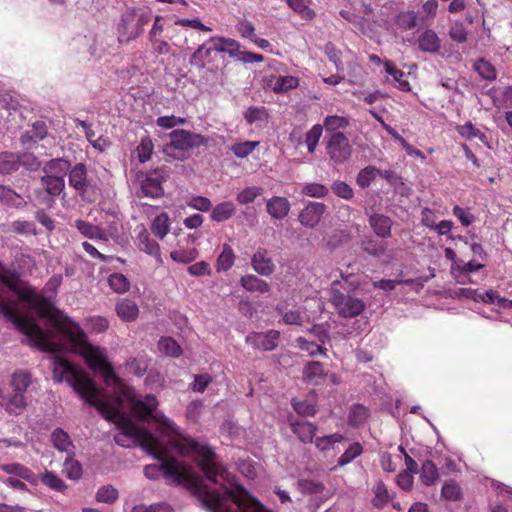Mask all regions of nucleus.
<instances>
[{
	"label": "nucleus",
	"mask_w": 512,
	"mask_h": 512,
	"mask_svg": "<svg viewBox=\"0 0 512 512\" xmlns=\"http://www.w3.org/2000/svg\"><path fill=\"white\" fill-rule=\"evenodd\" d=\"M0 313L27 337L32 346L42 351L63 352L70 347L92 371L103 377L109 393L122 381L115 374L105 348L90 343L77 323L1 263Z\"/></svg>",
	"instance_id": "f257e3e1"
},
{
	"label": "nucleus",
	"mask_w": 512,
	"mask_h": 512,
	"mask_svg": "<svg viewBox=\"0 0 512 512\" xmlns=\"http://www.w3.org/2000/svg\"><path fill=\"white\" fill-rule=\"evenodd\" d=\"M55 382H67L87 403L97 408L104 418L113 422L119 432L118 445L139 444L161 455L167 449L164 437L174 446L181 445L183 435L176 424L158 410L155 395H140L123 381L111 392L98 388L85 371L60 356L52 357Z\"/></svg>",
	"instance_id": "f03ea898"
},
{
	"label": "nucleus",
	"mask_w": 512,
	"mask_h": 512,
	"mask_svg": "<svg viewBox=\"0 0 512 512\" xmlns=\"http://www.w3.org/2000/svg\"><path fill=\"white\" fill-rule=\"evenodd\" d=\"M181 442H185V444L174 446L164 437L167 449L161 455H157L152 449L142 447L160 461L159 464L145 466V476L152 480L163 476L171 483L196 486L197 477L193 468L175 459L176 455L188 456L198 462L209 481L220 486L219 489L205 487L199 490L198 499L208 511L252 512L254 506L260 504L242 485L235 481L226 468L215 463V454L210 447L184 435H181Z\"/></svg>",
	"instance_id": "7ed1b4c3"
},
{
	"label": "nucleus",
	"mask_w": 512,
	"mask_h": 512,
	"mask_svg": "<svg viewBox=\"0 0 512 512\" xmlns=\"http://www.w3.org/2000/svg\"><path fill=\"white\" fill-rule=\"evenodd\" d=\"M207 140L204 136L190 131L179 129L170 133V142L163 148L165 155L184 160L189 156L191 149L205 145Z\"/></svg>",
	"instance_id": "20e7f679"
},
{
	"label": "nucleus",
	"mask_w": 512,
	"mask_h": 512,
	"mask_svg": "<svg viewBox=\"0 0 512 512\" xmlns=\"http://www.w3.org/2000/svg\"><path fill=\"white\" fill-rule=\"evenodd\" d=\"M340 282L333 281L330 288V302L335 306L339 315L343 317H354L361 314L366 305L363 300L349 295H344L338 289Z\"/></svg>",
	"instance_id": "39448f33"
},
{
	"label": "nucleus",
	"mask_w": 512,
	"mask_h": 512,
	"mask_svg": "<svg viewBox=\"0 0 512 512\" xmlns=\"http://www.w3.org/2000/svg\"><path fill=\"white\" fill-rule=\"evenodd\" d=\"M208 42L212 44V47H206L203 44L192 55L191 61H195L201 67L204 66V58L209 57L212 50L227 52L230 56H236L239 52V43L231 38L215 36L211 37Z\"/></svg>",
	"instance_id": "423d86ee"
},
{
	"label": "nucleus",
	"mask_w": 512,
	"mask_h": 512,
	"mask_svg": "<svg viewBox=\"0 0 512 512\" xmlns=\"http://www.w3.org/2000/svg\"><path fill=\"white\" fill-rule=\"evenodd\" d=\"M326 152L334 164H342L350 159L352 146L344 133L336 132L327 139Z\"/></svg>",
	"instance_id": "0eeeda50"
},
{
	"label": "nucleus",
	"mask_w": 512,
	"mask_h": 512,
	"mask_svg": "<svg viewBox=\"0 0 512 512\" xmlns=\"http://www.w3.org/2000/svg\"><path fill=\"white\" fill-rule=\"evenodd\" d=\"M141 194L145 197L157 198L163 194L162 177L158 171H152L139 177Z\"/></svg>",
	"instance_id": "6e6552de"
},
{
	"label": "nucleus",
	"mask_w": 512,
	"mask_h": 512,
	"mask_svg": "<svg viewBox=\"0 0 512 512\" xmlns=\"http://www.w3.org/2000/svg\"><path fill=\"white\" fill-rule=\"evenodd\" d=\"M253 270L261 276L268 277L275 271V264L269 255L268 250L258 248L251 258Z\"/></svg>",
	"instance_id": "1a4fd4ad"
},
{
	"label": "nucleus",
	"mask_w": 512,
	"mask_h": 512,
	"mask_svg": "<svg viewBox=\"0 0 512 512\" xmlns=\"http://www.w3.org/2000/svg\"><path fill=\"white\" fill-rule=\"evenodd\" d=\"M279 335L276 330L266 333H251L246 337V342L254 348L270 351L277 346Z\"/></svg>",
	"instance_id": "9d476101"
},
{
	"label": "nucleus",
	"mask_w": 512,
	"mask_h": 512,
	"mask_svg": "<svg viewBox=\"0 0 512 512\" xmlns=\"http://www.w3.org/2000/svg\"><path fill=\"white\" fill-rule=\"evenodd\" d=\"M325 211V204L319 202H309L308 205L299 214V221L302 225L313 228L320 222Z\"/></svg>",
	"instance_id": "9b49d317"
},
{
	"label": "nucleus",
	"mask_w": 512,
	"mask_h": 512,
	"mask_svg": "<svg viewBox=\"0 0 512 512\" xmlns=\"http://www.w3.org/2000/svg\"><path fill=\"white\" fill-rule=\"evenodd\" d=\"M137 246L140 251L154 257L158 264H163L160 246L149 236L145 228H142L141 232L137 236Z\"/></svg>",
	"instance_id": "f8f14e48"
},
{
	"label": "nucleus",
	"mask_w": 512,
	"mask_h": 512,
	"mask_svg": "<svg viewBox=\"0 0 512 512\" xmlns=\"http://www.w3.org/2000/svg\"><path fill=\"white\" fill-rule=\"evenodd\" d=\"M142 34L139 26L134 22L133 14L126 12L122 16V22L119 26V41L128 43L131 40L138 38Z\"/></svg>",
	"instance_id": "ddd939ff"
},
{
	"label": "nucleus",
	"mask_w": 512,
	"mask_h": 512,
	"mask_svg": "<svg viewBox=\"0 0 512 512\" xmlns=\"http://www.w3.org/2000/svg\"><path fill=\"white\" fill-rule=\"evenodd\" d=\"M47 135L45 123L36 122L32 128L22 134L20 142L25 149L33 148L39 141Z\"/></svg>",
	"instance_id": "4468645a"
},
{
	"label": "nucleus",
	"mask_w": 512,
	"mask_h": 512,
	"mask_svg": "<svg viewBox=\"0 0 512 512\" xmlns=\"http://www.w3.org/2000/svg\"><path fill=\"white\" fill-rule=\"evenodd\" d=\"M0 470L11 475L10 477H18L33 485L37 484L38 477L27 467L19 463L1 464Z\"/></svg>",
	"instance_id": "2eb2a0df"
},
{
	"label": "nucleus",
	"mask_w": 512,
	"mask_h": 512,
	"mask_svg": "<svg viewBox=\"0 0 512 512\" xmlns=\"http://www.w3.org/2000/svg\"><path fill=\"white\" fill-rule=\"evenodd\" d=\"M51 442L55 449L67 455H75V446L66 431L56 428L51 433Z\"/></svg>",
	"instance_id": "dca6fc26"
},
{
	"label": "nucleus",
	"mask_w": 512,
	"mask_h": 512,
	"mask_svg": "<svg viewBox=\"0 0 512 512\" xmlns=\"http://www.w3.org/2000/svg\"><path fill=\"white\" fill-rule=\"evenodd\" d=\"M69 184L80 193L88 187L87 170L84 164H76L69 172Z\"/></svg>",
	"instance_id": "f3484780"
},
{
	"label": "nucleus",
	"mask_w": 512,
	"mask_h": 512,
	"mask_svg": "<svg viewBox=\"0 0 512 512\" xmlns=\"http://www.w3.org/2000/svg\"><path fill=\"white\" fill-rule=\"evenodd\" d=\"M267 212L275 219L285 218L290 211V202L285 197L274 196L267 201Z\"/></svg>",
	"instance_id": "a211bd4d"
},
{
	"label": "nucleus",
	"mask_w": 512,
	"mask_h": 512,
	"mask_svg": "<svg viewBox=\"0 0 512 512\" xmlns=\"http://www.w3.org/2000/svg\"><path fill=\"white\" fill-rule=\"evenodd\" d=\"M118 317L125 322L135 321L139 316L137 304L130 299H122L115 306Z\"/></svg>",
	"instance_id": "6ab92c4d"
},
{
	"label": "nucleus",
	"mask_w": 512,
	"mask_h": 512,
	"mask_svg": "<svg viewBox=\"0 0 512 512\" xmlns=\"http://www.w3.org/2000/svg\"><path fill=\"white\" fill-rule=\"evenodd\" d=\"M293 433L303 443H311L317 432V426L307 421H298L291 424Z\"/></svg>",
	"instance_id": "aec40b11"
},
{
	"label": "nucleus",
	"mask_w": 512,
	"mask_h": 512,
	"mask_svg": "<svg viewBox=\"0 0 512 512\" xmlns=\"http://www.w3.org/2000/svg\"><path fill=\"white\" fill-rule=\"evenodd\" d=\"M240 285L247 291L257 292L260 294L270 293L271 291V287L266 281L258 278L253 274H248L241 277Z\"/></svg>",
	"instance_id": "412c9836"
},
{
	"label": "nucleus",
	"mask_w": 512,
	"mask_h": 512,
	"mask_svg": "<svg viewBox=\"0 0 512 512\" xmlns=\"http://www.w3.org/2000/svg\"><path fill=\"white\" fill-rule=\"evenodd\" d=\"M75 226L79 230V232L85 237H88L93 240L107 241V233L104 228L90 224L83 220H77L75 222Z\"/></svg>",
	"instance_id": "4be33fe9"
},
{
	"label": "nucleus",
	"mask_w": 512,
	"mask_h": 512,
	"mask_svg": "<svg viewBox=\"0 0 512 512\" xmlns=\"http://www.w3.org/2000/svg\"><path fill=\"white\" fill-rule=\"evenodd\" d=\"M418 45L423 52L437 53L440 49V39L433 30H426L419 36Z\"/></svg>",
	"instance_id": "5701e85b"
},
{
	"label": "nucleus",
	"mask_w": 512,
	"mask_h": 512,
	"mask_svg": "<svg viewBox=\"0 0 512 512\" xmlns=\"http://www.w3.org/2000/svg\"><path fill=\"white\" fill-rule=\"evenodd\" d=\"M42 186L49 196H58L64 189V178L59 175L45 174L41 179Z\"/></svg>",
	"instance_id": "b1692460"
},
{
	"label": "nucleus",
	"mask_w": 512,
	"mask_h": 512,
	"mask_svg": "<svg viewBox=\"0 0 512 512\" xmlns=\"http://www.w3.org/2000/svg\"><path fill=\"white\" fill-rule=\"evenodd\" d=\"M370 226L374 232L380 237H388L391 232V220L381 214H373L369 220Z\"/></svg>",
	"instance_id": "393cba45"
},
{
	"label": "nucleus",
	"mask_w": 512,
	"mask_h": 512,
	"mask_svg": "<svg viewBox=\"0 0 512 512\" xmlns=\"http://www.w3.org/2000/svg\"><path fill=\"white\" fill-rule=\"evenodd\" d=\"M151 231L155 237L163 239L170 231V218L167 213L157 215L151 222Z\"/></svg>",
	"instance_id": "a878e982"
},
{
	"label": "nucleus",
	"mask_w": 512,
	"mask_h": 512,
	"mask_svg": "<svg viewBox=\"0 0 512 512\" xmlns=\"http://www.w3.org/2000/svg\"><path fill=\"white\" fill-rule=\"evenodd\" d=\"M299 80L297 77L287 75L279 76L275 80H271L270 87L275 93H284L290 89H294L298 86Z\"/></svg>",
	"instance_id": "bb28decb"
},
{
	"label": "nucleus",
	"mask_w": 512,
	"mask_h": 512,
	"mask_svg": "<svg viewBox=\"0 0 512 512\" xmlns=\"http://www.w3.org/2000/svg\"><path fill=\"white\" fill-rule=\"evenodd\" d=\"M384 68L387 74L393 78L394 85L402 91H409L410 84L404 79V72L397 69L391 61L384 62Z\"/></svg>",
	"instance_id": "cd10ccee"
},
{
	"label": "nucleus",
	"mask_w": 512,
	"mask_h": 512,
	"mask_svg": "<svg viewBox=\"0 0 512 512\" xmlns=\"http://www.w3.org/2000/svg\"><path fill=\"white\" fill-rule=\"evenodd\" d=\"M236 208L231 201L219 203L211 212V218L217 222L228 220L235 214Z\"/></svg>",
	"instance_id": "c85d7f7f"
},
{
	"label": "nucleus",
	"mask_w": 512,
	"mask_h": 512,
	"mask_svg": "<svg viewBox=\"0 0 512 512\" xmlns=\"http://www.w3.org/2000/svg\"><path fill=\"white\" fill-rule=\"evenodd\" d=\"M439 478V472L436 465L430 461L426 460L420 470V479L422 483L426 486H431L436 483Z\"/></svg>",
	"instance_id": "c756f323"
},
{
	"label": "nucleus",
	"mask_w": 512,
	"mask_h": 512,
	"mask_svg": "<svg viewBox=\"0 0 512 512\" xmlns=\"http://www.w3.org/2000/svg\"><path fill=\"white\" fill-rule=\"evenodd\" d=\"M324 376L323 366L320 362H309L303 370V379L312 384H318Z\"/></svg>",
	"instance_id": "7c9ffc66"
},
{
	"label": "nucleus",
	"mask_w": 512,
	"mask_h": 512,
	"mask_svg": "<svg viewBox=\"0 0 512 512\" xmlns=\"http://www.w3.org/2000/svg\"><path fill=\"white\" fill-rule=\"evenodd\" d=\"M20 156L11 152L0 153V173L9 174L18 169Z\"/></svg>",
	"instance_id": "2f4dec72"
},
{
	"label": "nucleus",
	"mask_w": 512,
	"mask_h": 512,
	"mask_svg": "<svg viewBox=\"0 0 512 512\" xmlns=\"http://www.w3.org/2000/svg\"><path fill=\"white\" fill-rule=\"evenodd\" d=\"M10 413L19 414L26 407V399L23 392L13 391V394L3 403Z\"/></svg>",
	"instance_id": "473e14b6"
},
{
	"label": "nucleus",
	"mask_w": 512,
	"mask_h": 512,
	"mask_svg": "<svg viewBox=\"0 0 512 512\" xmlns=\"http://www.w3.org/2000/svg\"><path fill=\"white\" fill-rule=\"evenodd\" d=\"M235 255L233 253L232 248L225 244L223 246V250L217 258L216 261V270L217 272H225L228 271L234 264Z\"/></svg>",
	"instance_id": "72a5a7b5"
},
{
	"label": "nucleus",
	"mask_w": 512,
	"mask_h": 512,
	"mask_svg": "<svg viewBox=\"0 0 512 512\" xmlns=\"http://www.w3.org/2000/svg\"><path fill=\"white\" fill-rule=\"evenodd\" d=\"M199 252L196 248H178L170 252V257L173 261L181 264H188L197 259Z\"/></svg>",
	"instance_id": "f704fd0d"
},
{
	"label": "nucleus",
	"mask_w": 512,
	"mask_h": 512,
	"mask_svg": "<svg viewBox=\"0 0 512 512\" xmlns=\"http://www.w3.org/2000/svg\"><path fill=\"white\" fill-rule=\"evenodd\" d=\"M63 473L71 480H78L82 476L81 464L74 459V455H67L63 464Z\"/></svg>",
	"instance_id": "c9c22d12"
},
{
	"label": "nucleus",
	"mask_w": 512,
	"mask_h": 512,
	"mask_svg": "<svg viewBox=\"0 0 512 512\" xmlns=\"http://www.w3.org/2000/svg\"><path fill=\"white\" fill-rule=\"evenodd\" d=\"M119 498L118 490L112 485L101 486L95 495L96 501L105 504H113Z\"/></svg>",
	"instance_id": "e433bc0d"
},
{
	"label": "nucleus",
	"mask_w": 512,
	"mask_h": 512,
	"mask_svg": "<svg viewBox=\"0 0 512 512\" xmlns=\"http://www.w3.org/2000/svg\"><path fill=\"white\" fill-rule=\"evenodd\" d=\"M349 126V119L344 116H338V115H329L325 117L323 121V128H325L326 131L336 133L339 132L340 129H345Z\"/></svg>",
	"instance_id": "4c0bfd02"
},
{
	"label": "nucleus",
	"mask_w": 512,
	"mask_h": 512,
	"mask_svg": "<svg viewBox=\"0 0 512 512\" xmlns=\"http://www.w3.org/2000/svg\"><path fill=\"white\" fill-rule=\"evenodd\" d=\"M158 349L161 353L171 357H179L182 353L179 344L171 337H162L158 342Z\"/></svg>",
	"instance_id": "58836bf2"
},
{
	"label": "nucleus",
	"mask_w": 512,
	"mask_h": 512,
	"mask_svg": "<svg viewBox=\"0 0 512 512\" xmlns=\"http://www.w3.org/2000/svg\"><path fill=\"white\" fill-rule=\"evenodd\" d=\"M69 168L70 164L67 160L57 158L46 163L44 166V172L45 174L59 175L63 178Z\"/></svg>",
	"instance_id": "ea45409f"
},
{
	"label": "nucleus",
	"mask_w": 512,
	"mask_h": 512,
	"mask_svg": "<svg viewBox=\"0 0 512 512\" xmlns=\"http://www.w3.org/2000/svg\"><path fill=\"white\" fill-rule=\"evenodd\" d=\"M395 23L403 31L413 29L417 25V15L414 11H403L396 16Z\"/></svg>",
	"instance_id": "a19ab883"
},
{
	"label": "nucleus",
	"mask_w": 512,
	"mask_h": 512,
	"mask_svg": "<svg viewBox=\"0 0 512 512\" xmlns=\"http://www.w3.org/2000/svg\"><path fill=\"white\" fill-rule=\"evenodd\" d=\"M457 132L466 140L478 138L480 141L487 143L486 135L477 129L471 122L456 127Z\"/></svg>",
	"instance_id": "79ce46f5"
},
{
	"label": "nucleus",
	"mask_w": 512,
	"mask_h": 512,
	"mask_svg": "<svg viewBox=\"0 0 512 512\" xmlns=\"http://www.w3.org/2000/svg\"><path fill=\"white\" fill-rule=\"evenodd\" d=\"M379 173V169L373 166H367L359 171L356 182L361 188H367L376 179Z\"/></svg>",
	"instance_id": "37998d69"
},
{
	"label": "nucleus",
	"mask_w": 512,
	"mask_h": 512,
	"mask_svg": "<svg viewBox=\"0 0 512 512\" xmlns=\"http://www.w3.org/2000/svg\"><path fill=\"white\" fill-rule=\"evenodd\" d=\"M259 145V141L238 142L231 146V151L236 157L245 158L249 156Z\"/></svg>",
	"instance_id": "c03bdc74"
},
{
	"label": "nucleus",
	"mask_w": 512,
	"mask_h": 512,
	"mask_svg": "<svg viewBox=\"0 0 512 512\" xmlns=\"http://www.w3.org/2000/svg\"><path fill=\"white\" fill-rule=\"evenodd\" d=\"M481 301L484 303L496 304L499 308H511L512 300L500 297V295L493 290L484 292L483 295H479Z\"/></svg>",
	"instance_id": "a18cd8bd"
},
{
	"label": "nucleus",
	"mask_w": 512,
	"mask_h": 512,
	"mask_svg": "<svg viewBox=\"0 0 512 512\" xmlns=\"http://www.w3.org/2000/svg\"><path fill=\"white\" fill-rule=\"evenodd\" d=\"M244 118L249 124L265 123L268 114L264 107H249L244 113Z\"/></svg>",
	"instance_id": "49530a36"
},
{
	"label": "nucleus",
	"mask_w": 512,
	"mask_h": 512,
	"mask_svg": "<svg viewBox=\"0 0 512 512\" xmlns=\"http://www.w3.org/2000/svg\"><path fill=\"white\" fill-rule=\"evenodd\" d=\"M344 440V436L339 433L318 437L315 440V446L320 451H328L333 448L334 444Z\"/></svg>",
	"instance_id": "de8ad7c7"
},
{
	"label": "nucleus",
	"mask_w": 512,
	"mask_h": 512,
	"mask_svg": "<svg viewBox=\"0 0 512 512\" xmlns=\"http://www.w3.org/2000/svg\"><path fill=\"white\" fill-rule=\"evenodd\" d=\"M0 200L4 204L14 207H19L24 203V200L20 195L5 186H0Z\"/></svg>",
	"instance_id": "09e8293b"
},
{
	"label": "nucleus",
	"mask_w": 512,
	"mask_h": 512,
	"mask_svg": "<svg viewBox=\"0 0 512 512\" xmlns=\"http://www.w3.org/2000/svg\"><path fill=\"white\" fill-rule=\"evenodd\" d=\"M31 383V376L24 371L15 372L12 376L11 386L13 391L25 393L26 389Z\"/></svg>",
	"instance_id": "8fccbe9b"
},
{
	"label": "nucleus",
	"mask_w": 512,
	"mask_h": 512,
	"mask_svg": "<svg viewBox=\"0 0 512 512\" xmlns=\"http://www.w3.org/2000/svg\"><path fill=\"white\" fill-rule=\"evenodd\" d=\"M109 286L116 293H125L130 288L128 279L120 273H114L108 278Z\"/></svg>",
	"instance_id": "3c124183"
},
{
	"label": "nucleus",
	"mask_w": 512,
	"mask_h": 512,
	"mask_svg": "<svg viewBox=\"0 0 512 512\" xmlns=\"http://www.w3.org/2000/svg\"><path fill=\"white\" fill-rule=\"evenodd\" d=\"M322 132H323V127L320 124H315L307 132L306 137H305V143H306L308 151L310 153H313L316 150V147L321 138Z\"/></svg>",
	"instance_id": "603ef678"
},
{
	"label": "nucleus",
	"mask_w": 512,
	"mask_h": 512,
	"mask_svg": "<svg viewBox=\"0 0 512 512\" xmlns=\"http://www.w3.org/2000/svg\"><path fill=\"white\" fill-rule=\"evenodd\" d=\"M441 496L448 501H458L461 499V488L454 481L446 482L441 489Z\"/></svg>",
	"instance_id": "864d4df0"
},
{
	"label": "nucleus",
	"mask_w": 512,
	"mask_h": 512,
	"mask_svg": "<svg viewBox=\"0 0 512 512\" xmlns=\"http://www.w3.org/2000/svg\"><path fill=\"white\" fill-rule=\"evenodd\" d=\"M298 346L301 350L306 351L310 356L317 354H323L325 349L321 346L322 343H318L314 340H308L303 337L297 339Z\"/></svg>",
	"instance_id": "5fc2aeb1"
},
{
	"label": "nucleus",
	"mask_w": 512,
	"mask_h": 512,
	"mask_svg": "<svg viewBox=\"0 0 512 512\" xmlns=\"http://www.w3.org/2000/svg\"><path fill=\"white\" fill-rule=\"evenodd\" d=\"M262 192L263 189L261 187H247L238 193L237 201L243 205L252 203L258 196L262 194Z\"/></svg>",
	"instance_id": "6e6d98bb"
},
{
	"label": "nucleus",
	"mask_w": 512,
	"mask_h": 512,
	"mask_svg": "<svg viewBox=\"0 0 512 512\" xmlns=\"http://www.w3.org/2000/svg\"><path fill=\"white\" fill-rule=\"evenodd\" d=\"M363 448L360 443L355 442L351 444L345 452L339 457L338 465L344 466L354 460L356 457L361 455Z\"/></svg>",
	"instance_id": "4d7b16f0"
},
{
	"label": "nucleus",
	"mask_w": 512,
	"mask_h": 512,
	"mask_svg": "<svg viewBox=\"0 0 512 512\" xmlns=\"http://www.w3.org/2000/svg\"><path fill=\"white\" fill-rule=\"evenodd\" d=\"M373 505L378 508L385 506L390 497L386 485L383 482H378L374 487Z\"/></svg>",
	"instance_id": "13d9d810"
},
{
	"label": "nucleus",
	"mask_w": 512,
	"mask_h": 512,
	"mask_svg": "<svg viewBox=\"0 0 512 512\" xmlns=\"http://www.w3.org/2000/svg\"><path fill=\"white\" fill-rule=\"evenodd\" d=\"M368 417V410L363 405H354L349 413V422L353 426H360Z\"/></svg>",
	"instance_id": "bf43d9fd"
},
{
	"label": "nucleus",
	"mask_w": 512,
	"mask_h": 512,
	"mask_svg": "<svg viewBox=\"0 0 512 512\" xmlns=\"http://www.w3.org/2000/svg\"><path fill=\"white\" fill-rule=\"evenodd\" d=\"M41 482L49 488L56 491H63L66 488L65 483L54 473L46 471L41 477Z\"/></svg>",
	"instance_id": "052dcab7"
},
{
	"label": "nucleus",
	"mask_w": 512,
	"mask_h": 512,
	"mask_svg": "<svg viewBox=\"0 0 512 512\" xmlns=\"http://www.w3.org/2000/svg\"><path fill=\"white\" fill-rule=\"evenodd\" d=\"M484 267L483 264L478 263L476 261L463 262L462 260L459 264L451 267L452 273H460L468 275L471 272L478 271Z\"/></svg>",
	"instance_id": "680f3d73"
},
{
	"label": "nucleus",
	"mask_w": 512,
	"mask_h": 512,
	"mask_svg": "<svg viewBox=\"0 0 512 512\" xmlns=\"http://www.w3.org/2000/svg\"><path fill=\"white\" fill-rule=\"evenodd\" d=\"M153 143L149 138H143L137 147L138 159L141 163L148 161L152 155Z\"/></svg>",
	"instance_id": "e2e57ef3"
},
{
	"label": "nucleus",
	"mask_w": 512,
	"mask_h": 512,
	"mask_svg": "<svg viewBox=\"0 0 512 512\" xmlns=\"http://www.w3.org/2000/svg\"><path fill=\"white\" fill-rule=\"evenodd\" d=\"M302 193L315 198H323L328 194V188L319 183H309L303 187Z\"/></svg>",
	"instance_id": "0e129e2a"
},
{
	"label": "nucleus",
	"mask_w": 512,
	"mask_h": 512,
	"mask_svg": "<svg viewBox=\"0 0 512 512\" xmlns=\"http://www.w3.org/2000/svg\"><path fill=\"white\" fill-rule=\"evenodd\" d=\"M475 69L479 75L487 80H494L496 78V72L494 67L485 60H479L475 63Z\"/></svg>",
	"instance_id": "69168bd1"
},
{
	"label": "nucleus",
	"mask_w": 512,
	"mask_h": 512,
	"mask_svg": "<svg viewBox=\"0 0 512 512\" xmlns=\"http://www.w3.org/2000/svg\"><path fill=\"white\" fill-rule=\"evenodd\" d=\"M288 5L303 18L310 19L313 12L307 7L308 0H286Z\"/></svg>",
	"instance_id": "338daca9"
},
{
	"label": "nucleus",
	"mask_w": 512,
	"mask_h": 512,
	"mask_svg": "<svg viewBox=\"0 0 512 512\" xmlns=\"http://www.w3.org/2000/svg\"><path fill=\"white\" fill-rule=\"evenodd\" d=\"M188 273L191 276L200 277V276H210L211 267L206 261H199L194 263L188 267Z\"/></svg>",
	"instance_id": "774afa93"
}]
</instances>
